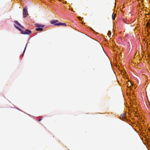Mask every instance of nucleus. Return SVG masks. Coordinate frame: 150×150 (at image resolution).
<instances>
[{"label": "nucleus", "instance_id": "1", "mask_svg": "<svg viewBox=\"0 0 150 150\" xmlns=\"http://www.w3.org/2000/svg\"><path fill=\"white\" fill-rule=\"evenodd\" d=\"M15 27L18 30H19L21 31L22 34H28L31 33V31L29 30L26 29L25 31H23L21 29L19 28L18 26H16L15 25H14Z\"/></svg>", "mask_w": 150, "mask_h": 150}, {"label": "nucleus", "instance_id": "2", "mask_svg": "<svg viewBox=\"0 0 150 150\" xmlns=\"http://www.w3.org/2000/svg\"><path fill=\"white\" fill-rule=\"evenodd\" d=\"M27 9L28 8L27 7H25L23 9V17L24 18H26L28 14L27 10Z\"/></svg>", "mask_w": 150, "mask_h": 150}, {"label": "nucleus", "instance_id": "3", "mask_svg": "<svg viewBox=\"0 0 150 150\" xmlns=\"http://www.w3.org/2000/svg\"><path fill=\"white\" fill-rule=\"evenodd\" d=\"M51 23L55 25H60V23H58L59 21L57 20H53L50 21Z\"/></svg>", "mask_w": 150, "mask_h": 150}, {"label": "nucleus", "instance_id": "4", "mask_svg": "<svg viewBox=\"0 0 150 150\" xmlns=\"http://www.w3.org/2000/svg\"><path fill=\"white\" fill-rule=\"evenodd\" d=\"M14 22L15 23L19 26L20 27H21V28L23 29L24 28V27L22 26L17 21H14Z\"/></svg>", "mask_w": 150, "mask_h": 150}, {"label": "nucleus", "instance_id": "5", "mask_svg": "<svg viewBox=\"0 0 150 150\" xmlns=\"http://www.w3.org/2000/svg\"><path fill=\"white\" fill-rule=\"evenodd\" d=\"M36 26L37 27L39 28L40 27H41L42 28L44 27V26L43 25H41L39 24H36Z\"/></svg>", "mask_w": 150, "mask_h": 150}, {"label": "nucleus", "instance_id": "6", "mask_svg": "<svg viewBox=\"0 0 150 150\" xmlns=\"http://www.w3.org/2000/svg\"><path fill=\"white\" fill-rule=\"evenodd\" d=\"M43 30V29L42 28H36V30L37 31H41L42 30Z\"/></svg>", "mask_w": 150, "mask_h": 150}, {"label": "nucleus", "instance_id": "7", "mask_svg": "<svg viewBox=\"0 0 150 150\" xmlns=\"http://www.w3.org/2000/svg\"><path fill=\"white\" fill-rule=\"evenodd\" d=\"M116 15L115 14L114 15H112V19L113 20H114L115 19Z\"/></svg>", "mask_w": 150, "mask_h": 150}, {"label": "nucleus", "instance_id": "8", "mask_svg": "<svg viewBox=\"0 0 150 150\" xmlns=\"http://www.w3.org/2000/svg\"><path fill=\"white\" fill-rule=\"evenodd\" d=\"M63 25L64 26H66V24L65 23H60V25Z\"/></svg>", "mask_w": 150, "mask_h": 150}, {"label": "nucleus", "instance_id": "9", "mask_svg": "<svg viewBox=\"0 0 150 150\" xmlns=\"http://www.w3.org/2000/svg\"><path fill=\"white\" fill-rule=\"evenodd\" d=\"M122 117L123 118H124V119H125V118H126L125 114H123L122 115Z\"/></svg>", "mask_w": 150, "mask_h": 150}, {"label": "nucleus", "instance_id": "10", "mask_svg": "<svg viewBox=\"0 0 150 150\" xmlns=\"http://www.w3.org/2000/svg\"><path fill=\"white\" fill-rule=\"evenodd\" d=\"M111 32L110 31H109L108 33V35H111Z\"/></svg>", "mask_w": 150, "mask_h": 150}, {"label": "nucleus", "instance_id": "11", "mask_svg": "<svg viewBox=\"0 0 150 150\" xmlns=\"http://www.w3.org/2000/svg\"><path fill=\"white\" fill-rule=\"evenodd\" d=\"M27 44V43L26 45V46L25 47V49L23 51V54L25 52V50L26 49V45Z\"/></svg>", "mask_w": 150, "mask_h": 150}, {"label": "nucleus", "instance_id": "12", "mask_svg": "<svg viewBox=\"0 0 150 150\" xmlns=\"http://www.w3.org/2000/svg\"><path fill=\"white\" fill-rule=\"evenodd\" d=\"M78 18L80 20H81V17H78Z\"/></svg>", "mask_w": 150, "mask_h": 150}, {"label": "nucleus", "instance_id": "13", "mask_svg": "<svg viewBox=\"0 0 150 150\" xmlns=\"http://www.w3.org/2000/svg\"><path fill=\"white\" fill-rule=\"evenodd\" d=\"M41 120V119H39L38 120L39 121H40Z\"/></svg>", "mask_w": 150, "mask_h": 150}]
</instances>
